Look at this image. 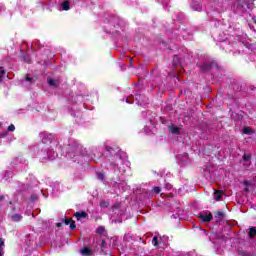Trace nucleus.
I'll use <instances>...</instances> for the list:
<instances>
[{"label":"nucleus","mask_w":256,"mask_h":256,"mask_svg":"<svg viewBox=\"0 0 256 256\" xmlns=\"http://www.w3.org/2000/svg\"><path fill=\"white\" fill-rule=\"evenodd\" d=\"M0 81H3V79H1V76H0Z\"/></svg>","instance_id":"nucleus-34"},{"label":"nucleus","mask_w":256,"mask_h":256,"mask_svg":"<svg viewBox=\"0 0 256 256\" xmlns=\"http://www.w3.org/2000/svg\"><path fill=\"white\" fill-rule=\"evenodd\" d=\"M5 246V241L3 239H0V249H3Z\"/></svg>","instance_id":"nucleus-24"},{"label":"nucleus","mask_w":256,"mask_h":256,"mask_svg":"<svg viewBox=\"0 0 256 256\" xmlns=\"http://www.w3.org/2000/svg\"><path fill=\"white\" fill-rule=\"evenodd\" d=\"M97 178L100 179V181H103L105 179V175L101 172L97 174Z\"/></svg>","instance_id":"nucleus-21"},{"label":"nucleus","mask_w":256,"mask_h":256,"mask_svg":"<svg viewBox=\"0 0 256 256\" xmlns=\"http://www.w3.org/2000/svg\"><path fill=\"white\" fill-rule=\"evenodd\" d=\"M152 245L154 247H159V238L157 236H154L152 239Z\"/></svg>","instance_id":"nucleus-16"},{"label":"nucleus","mask_w":256,"mask_h":256,"mask_svg":"<svg viewBox=\"0 0 256 256\" xmlns=\"http://www.w3.org/2000/svg\"><path fill=\"white\" fill-rule=\"evenodd\" d=\"M5 199V196H0V202Z\"/></svg>","instance_id":"nucleus-30"},{"label":"nucleus","mask_w":256,"mask_h":256,"mask_svg":"<svg viewBox=\"0 0 256 256\" xmlns=\"http://www.w3.org/2000/svg\"><path fill=\"white\" fill-rule=\"evenodd\" d=\"M0 74L5 75V69L3 67H0Z\"/></svg>","instance_id":"nucleus-26"},{"label":"nucleus","mask_w":256,"mask_h":256,"mask_svg":"<svg viewBox=\"0 0 256 256\" xmlns=\"http://www.w3.org/2000/svg\"><path fill=\"white\" fill-rule=\"evenodd\" d=\"M153 191H154V193L159 194V193H161V188L156 186L153 188Z\"/></svg>","instance_id":"nucleus-22"},{"label":"nucleus","mask_w":256,"mask_h":256,"mask_svg":"<svg viewBox=\"0 0 256 256\" xmlns=\"http://www.w3.org/2000/svg\"><path fill=\"white\" fill-rule=\"evenodd\" d=\"M56 227H63V223L61 222L56 223Z\"/></svg>","instance_id":"nucleus-27"},{"label":"nucleus","mask_w":256,"mask_h":256,"mask_svg":"<svg viewBox=\"0 0 256 256\" xmlns=\"http://www.w3.org/2000/svg\"><path fill=\"white\" fill-rule=\"evenodd\" d=\"M8 131H15V125L11 124L10 126H8Z\"/></svg>","instance_id":"nucleus-23"},{"label":"nucleus","mask_w":256,"mask_h":256,"mask_svg":"<svg viewBox=\"0 0 256 256\" xmlns=\"http://www.w3.org/2000/svg\"><path fill=\"white\" fill-rule=\"evenodd\" d=\"M251 159V154H244L243 155V161H250Z\"/></svg>","instance_id":"nucleus-20"},{"label":"nucleus","mask_w":256,"mask_h":256,"mask_svg":"<svg viewBox=\"0 0 256 256\" xmlns=\"http://www.w3.org/2000/svg\"><path fill=\"white\" fill-rule=\"evenodd\" d=\"M244 191H245L246 193H249V187L245 186Z\"/></svg>","instance_id":"nucleus-28"},{"label":"nucleus","mask_w":256,"mask_h":256,"mask_svg":"<svg viewBox=\"0 0 256 256\" xmlns=\"http://www.w3.org/2000/svg\"><path fill=\"white\" fill-rule=\"evenodd\" d=\"M62 9H63V11H69V9H71V2H69V1H64L63 3H62Z\"/></svg>","instance_id":"nucleus-8"},{"label":"nucleus","mask_w":256,"mask_h":256,"mask_svg":"<svg viewBox=\"0 0 256 256\" xmlns=\"http://www.w3.org/2000/svg\"><path fill=\"white\" fill-rule=\"evenodd\" d=\"M214 217L216 219H223L225 218V212H223V210H217L214 212Z\"/></svg>","instance_id":"nucleus-6"},{"label":"nucleus","mask_w":256,"mask_h":256,"mask_svg":"<svg viewBox=\"0 0 256 256\" xmlns=\"http://www.w3.org/2000/svg\"><path fill=\"white\" fill-rule=\"evenodd\" d=\"M248 236L250 237V239H253L254 237H256V228L255 227H251L249 229Z\"/></svg>","instance_id":"nucleus-10"},{"label":"nucleus","mask_w":256,"mask_h":256,"mask_svg":"<svg viewBox=\"0 0 256 256\" xmlns=\"http://www.w3.org/2000/svg\"><path fill=\"white\" fill-rule=\"evenodd\" d=\"M3 248H0V256H3Z\"/></svg>","instance_id":"nucleus-29"},{"label":"nucleus","mask_w":256,"mask_h":256,"mask_svg":"<svg viewBox=\"0 0 256 256\" xmlns=\"http://www.w3.org/2000/svg\"><path fill=\"white\" fill-rule=\"evenodd\" d=\"M25 81H27L30 84H33V83H35V81H37V79L30 77L29 75H26Z\"/></svg>","instance_id":"nucleus-14"},{"label":"nucleus","mask_w":256,"mask_h":256,"mask_svg":"<svg viewBox=\"0 0 256 256\" xmlns=\"http://www.w3.org/2000/svg\"><path fill=\"white\" fill-rule=\"evenodd\" d=\"M48 85L50 87H57V82L55 81V79L50 78V79H48Z\"/></svg>","instance_id":"nucleus-15"},{"label":"nucleus","mask_w":256,"mask_h":256,"mask_svg":"<svg viewBox=\"0 0 256 256\" xmlns=\"http://www.w3.org/2000/svg\"><path fill=\"white\" fill-rule=\"evenodd\" d=\"M250 185H251V182H249V181H247V180L244 181V186H245V187H249Z\"/></svg>","instance_id":"nucleus-25"},{"label":"nucleus","mask_w":256,"mask_h":256,"mask_svg":"<svg viewBox=\"0 0 256 256\" xmlns=\"http://www.w3.org/2000/svg\"><path fill=\"white\" fill-rule=\"evenodd\" d=\"M9 205H13V201H9Z\"/></svg>","instance_id":"nucleus-32"},{"label":"nucleus","mask_w":256,"mask_h":256,"mask_svg":"<svg viewBox=\"0 0 256 256\" xmlns=\"http://www.w3.org/2000/svg\"><path fill=\"white\" fill-rule=\"evenodd\" d=\"M74 217H76L77 221H79V219H87V217H89V214H87V212L85 211L76 212L74 214Z\"/></svg>","instance_id":"nucleus-3"},{"label":"nucleus","mask_w":256,"mask_h":256,"mask_svg":"<svg viewBox=\"0 0 256 256\" xmlns=\"http://www.w3.org/2000/svg\"><path fill=\"white\" fill-rule=\"evenodd\" d=\"M82 255H91V249H89V247L85 246L82 251H81Z\"/></svg>","instance_id":"nucleus-12"},{"label":"nucleus","mask_w":256,"mask_h":256,"mask_svg":"<svg viewBox=\"0 0 256 256\" xmlns=\"http://www.w3.org/2000/svg\"><path fill=\"white\" fill-rule=\"evenodd\" d=\"M0 11H1V8H0Z\"/></svg>","instance_id":"nucleus-35"},{"label":"nucleus","mask_w":256,"mask_h":256,"mask_svg":"<svg viewBox=\"0 0 256 256\" xmlns=\"http://www.w3.org/2000/svg\"><path fill=\"white\" fill-rule=\"evenodd\" d=\"M222 194H223V191L215 190V192H214L215 201H221Z\"/></svg>","instance_id":"nucleus-9"},{"label":"nucleus","mask_w":256,"mask_h":256,"mask_svg":"<svg viewBox=\"0 0 256 256\" xmlns=\"http://www.w3.org/2000/svg\"><path fill=\"white\" fill-rule=\"evenodd\" d=\"M168 129L173 135H179L181 131V128H179L178 126H169Z\"/></svg>","instance_id":"nucleus-5"},{"label":"nucleus","mask_w":256,"mask_h":256,"mask_svg":"<svg viewBox=\"0 0 256 256\" xmlns=\"http://www.w3.org/2000/svg\"><path fill=\"white\" fill-rule=\"evenodd\" d=\"M63 223L65 225H70V229L71 231H73L74 229H77V225L75 224V220L71 219V218H65L63 220Z\"/></svg>","instance_id":"nucleus-1"},{"label":"nucleus","mask_w":256,"mask_h":256,"mask_svg":"<svg viewBox=\"0 0 256 256\" xmlns=\"http://www.w3.org/2000/svg\"><path fill=\"white\" fill-rule=\"evenodd\" d=\"M199 219L203 221V223H209L213 219V214L209 213L208 215L200 214Z\"/></svg>","instance_id":"nucleus-2"},{"label":"nucleus","mask_w":256,"mask_h":256,"mask_svg":"<svg viewBox=\"0 0 256 256\" xmlns=\"http://www.w3.org/2000/svg\"><path fill=\"white\" fill-rule=\"evenodd\" d=\"M243 133H244L245 135H250V134H251V128L245 127L244 130H243Z\"/></svg>","instance_id":"nucleus-19"},{"label":"nucleus","mask_w":256,"mask_h":256,"mask_svg":"<svg viewBox=\"0 0 256 256\" xmlns=\"http://www.w3.org/2000/svg\"><path fill=\"white\" fill-rule=\"evenodd\" d=\"M12 211H15V207L12 208Z\"/></svg>","instance_id":"nucleus-33"},{"label":"nucleus","mask_w":256,"mask_h":256,"mask_svg":"<svg viewBox=\"0 0 256 256\" xmlns=\"http://www.w3.org/2000/svg\"><path fill=\"white\" fill-rule=\"evenodd\" d=\"M117 149H119V148L116 147V149H115V148H113L111 146H106V151H108L109 153H113V151H117Z\"/></svg>","instance_id":"nucleus-18"},{"label":"nucleus","mask_w":256,"mask_h":256,"mask_svg":"<svg viewBox=\"0 0 256 256\" xmlns=\"http://www.w3.org/2000/svg\"><path fill=\"white\" fill-rule=\"evenodd\" d=\"M237 254H238L239 256H251V254H249L247 251L243 250V248H239V249L237 250Z\"/></svg>","instance_id":"nucleus-11"},{"label":"nucleus","mask_w":256,"mask_h":256,"mask_svg":"<svg viewBox=\"0 0 256 256\" xmlns=\"http://www.w3.org/2000/svg\"><path fill=\"white\" fill-rule=\"evenodd\" d=\"M23 219V216L21 214H13L11 216V221H13L14 223H19V221H21Z\"/></svg>","instance_id":"nucleus-7"},{"label":"nucleus","mask_w":256,"mask_h":256,"mask_svg":"<svg viewBox=\"0 0 256 256\" xmlns=\"http://www.w3.org/2000/svg\"><path fill=\"white\" fill-rule=\"evenodd\" d=\"M96 233L98 235H103V233H105V226H99L97 229H96Z\"/></svg>","instance_id":"nucleus-13"},{"label":"nucleus","mask_w":256,"mask_h":256,"mask_svg":"<svg viewBox=\"0 0 256 256\" xmlns=\"http://www.w3.org/2000/svg\"><path fill=\"white\" fill-rule=\"evenodd\" d=\"M201 71H211L213 69V63H204L200 66Z\"/></svg>","instance_id":"nucleus-4"},{"label":"nucleus","mask_w":256,"mask_h":256,"mask_svg":"<svg viewBox=\"0 0 256 256\" xmlns=\"http://www.w3.org/2000/svg\"><path fill=\"white\" fill-rule=\"evenodd\" d=\"M105 247H107V242H105V240H102L101 252L104 253L105 255H107V252L105 251Z\"/></svg>","instance_id":"nucleus-17"},{"label":"nucleus","mask_w":256,"mask_h":256,"mask_svg":"<svg viewBox=\"0 0 256 256\" xmlns=\"http://www.w3.org/2000/svg\"><path fill=\"white\" fill-rule=\"evenodd\" d=\"M26 63H31V59H27V60H26Z\"/></svg>","instance_id":"nucleus-31"}]
</instances>
